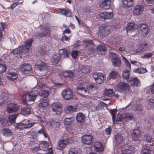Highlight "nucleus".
Returning a JSON list of instances; mask_svg holds the SVG:
<instances>
[{"instance_id": "nucleus-1", "label": "nucleus", "mask_w": 154, "mask_h": 154, "mask_svg": "<svg viewBox=\"0 0 154 154\" xmlns=\"http://www.w3.org/2000/svg\"><path fill=\"white\" fill-rule=\"evenodd\" d=\"M44 79H41L39 80H37V84L34 90L31 91L28 94L24 95L22 97V100L24 103L28 101H34L38 93L42 97L44 100H46L47 97L49 93L48 89L41 90V88H45L46 85L44 84Z\"/></svg>"}, {"instance_id": "nucleus-2", "label": "nucleus", "mask_w": 154, "mask_h": 154, "mask_svg": "<svg viewBox=\"0 0 154 154\" xmlns=\"http://www.w3.org/2000/svg\"><path fill=\"white\" fill-rule=\"evenodd\" d=\"M35 123L34 122H31L29 120L24 119L22 122L18 124L17 128L20 129L29 128L33 125Z\"/></svg>"}, {"instance_id": "nucleus-3", "label": "nucleus", "mask_w": 154, "mask_h": 154, "mask_svg": "<svg viewBox=\"0 0 154 154\" xmlns=\"http://www.w3.org/2000/svg\"><path fill=\"white\" fill-rule=\"evenodd\" d=\"M92 76L96 82L99 84L102 83L106 79V75L103 73L95 72Z\"/></svg>"}, {"instance_id": "nucleus-4", "label": "nucleus", "mask_w": 154, "mask_h": 154, "mask_svg": "<svg viewBox=\"0 0 154 154\" xmlns=\"http://www.w3.org/2000/svg\"><path fill=\"white\" fill-rule=\"evenodd\" d=\"M111 26L106 24L100 26L99 28L98 32L100 34L103 36H106L110 33Z\"/></svg>"}, {"instance_id": "nucleus-5", "label": "nucleus", "mask_w": 154, "mask_h": 154, "mask_svg": "<svg viewBox=\"0 0 154 154\" xmlns=\"http://www.w3.org/2000/svg\"><path fill=\"white\" fill-rule=\"evenodd\" d=\"M32 68L30 64L24 63L21 65L20 68L21 72L26 74H29L32 71Z\"/></svg>"}, {"instance_id": "nucleus-6", "label": "nucleus", "mask_w": 154, "mask_h": 154, "mask_svg": "<svg viewBox=\"0 0 154 154\" xmlns=\"http://www.w3.org/2000/svg\"><path fill=\"white\" fill-rule=\"evenodd\" d=\"M121 149L122 154H131L134 149L132 146L128 144L122 146Z\"/></svg>"}, {"instance_id": "nucleus-7", "label": "nucleus", "mask_w": 154, "mask_h": 154, "mask_svg": "<svg viewBox=\"0 0 154 154\" xmlns=\"http://www.w3.org/2000/svg\"><path fill=\"white\" fill-rule=\"evenodd\" d=\"M51 108L54 114H60L62 110L61 104L58 102L53 103L51 105Z\"/></svg>"}, {"instance_id": "nucleus-8", "label": "nucleus", "mask_w": 154, "mask_h": 154, "mask_svg": "<svg viewBox=\"0 0 154 154\" xmlns=\"http://www.w3.org/2000/svg\"><path fill=\"white\" fill-rule=\"evenodd\" d=\"M50 29L48 26L44 25L41 29V32L39 33L36 32L35 35L37 38L41 37L43 35H46L49 34Z\"/></svg>"}, {"instance_id": "nucleus-9", "label": "nucleus", "mask_w": 154, "mask_h": 154, "mask_svg": "<svg viewBox=\"0 0 154 154\" xmlns=\"http://www.w3.org/2000/svg\"><path fill=\"white\" fill-rule=\"evenodd\" d=\"M73 94L71 90L69 88L63 90L62 92V97L66 100H69L73 97Z\"/></svg>"}, {"instance_id": "nucleus-10", "label": "nucleus", "mask_w": 154, "mask_h": 154, "mask_svg": "<svg viewBox=\"0 0 154 154\" xmlns=\"http://www.w3.org/2000/svg\"><path fill=\"white\" fill-rule=\"evenodd\" d=\"M118 89L120 92L126 93L129 91V85L125 82L119 83L118 85Z\"/></svg>"}, {"instance_id": "nucleus-11", "label": "nucleus", "mask_w": 154, "mask_h": 154, "mask_svg": "<svg viewBox=\"0 0 154 154\" xmlns=\"http://www.w3.org/2000/svg\"><path fill=\"white\" fill-rule=\"evenodd\" d=\"M93 137L91 135L85 134L83 136L82 139V144H91L92 142Z\"/></svg>"}, {"instance_id": "nucleus-12", "label": "nucleus", "mask_w": 154, "mask_h": 154, "mask_svg": "<svg viewBox=\"0 0 154 154\" xmlns=\"http://www.w3.org/2000/svg\"><path fill=\"white\" fill-rule=\"evenodd\" d=\"M139 26L140 33L143 36H146L148 34L149 30L147 26L145 24H140Z\"/></svg>"}, {"instance_id": "nucleus-13", "label": "nucleus", "mask_w": 154, "mask_h": 154, "mask_svg": "<svg viewBox=\"0 0 154 154\" xmlns=\"http://www.w3.org/2000/svg\"><path fill=\"white\" fill-rule=\"evenodd\" d=\"M142 132L138 129H134L132 132V137L135 141H139L141 138Z\"/></svg>"}, {"instance_id": "nucleus-14", "label": "nucleus", "mask_w": 154, "mask_h": 154, "mask_svg": "<svg viewBox=\"0 0 154 154\" xmlns=\"http://www.w3.org/2000/svg\"><path fill=\"white\" fill-rule=\"evenodd\" d=\"M129 83L131 85L134 86L140 85V80L137 77H131L128 79Z\"/></svg>"}, {"instance_id": "nucleus-15", "label": "nucleus", "mask_w": 154, "mask_h": 154, "mask_svg": "<svg viewBox=\"0 0 154 154\" xmlns=\"http://www.w3.org/2000/svg\"><path fill=\"white\" fill-rule=\"evenodd\" d=\"M18 109V106L15 103H11L8 105L7 108V112L11 113L16 112Z\"/></svg>"}, {"instance_id": "nucleus-16", "label": "nucleus", "mask_w": 154, "mask_h": 154, "mask_svg": "<svg viewBox=\"0 0 154 154\" xmlns=\"http://www.w3.org/2000/svg\"><path fill=\"white\" fill-rule=\"evenodd\" d=\"M144 7L142 5H136L133 10L134 14L136 15H139L141 14L144 10Z\"/></svg>"}, {"instance_id": "nucleus-17", "label": "nucleus", "mask_w": 154, "mask_h": 154, "mask_svg": "<svg viewBox=\"0 0 154 154\" xmlns=\"http://www.w3.org/2000/svg\"><path fill=\"white\" fill-rule=\"evenodd\" d=\"M46 64L44 62H42L41 60H38L36 63L35 67L38 70L42 71L46 67Z\"/></svg>"}, {"instance_id": "nucleus-18", "label": "nucleus", "mask_w": 154, "mask_h": 154, "mask_svg": "<svg viewBox=\"0 0 154 154\" xmlns=\"http://www.w3.org/2000/svg\"><path fill=\"white\" fill-rule=\"evenodd\" d=\"M100 17L102 19H105L111 18L112 15L111 13L106 11L101 12L99 13Z\"/></svg>"}, {"instance_id": "nucleus-19", "label": "nucleus", "mask_w": 154, "mask_h": 154, "mask_svg": "<svg viewBox=\"0 0 154 154\" xmlns=\"http://www.w3.org/2000/svg\"><path fill=\"white\" fill-rule=\"evenodd\" d=\"M49 146V143L46 141H42L40 142L39 145V148L40 149L43 150H46ZM39 148L37 147L35 148V149H37L38 150Z\"/></svg>"}, {"instance_id": "nucleus-20", "label": "nucleus", "mask_w": 154, "mask_h": 154, "mask_svg": "<svg viewBox=\"0 0 154 154\" xmlns=\"http://www.w3.org/2000/svg\"><path fill=\"white\" fill-rule=\"evenodd\" d=\"M111 0H104L100 4V6L104 9H108L110 7Z\"/></svg>"}, {"instance_id": "nucleus-21", "label": "nucleus", "mask_w": 154, "mask_h": 154, "mask_svg": "<svg viewBox=\"0 0 154 154\" xmlns=\"http://www.w3.org/2000/svg\"><path fill=\"white\" fill-rule=\"evenodd\" d=\"M47 123L50 126H54L56 127H58L60 125L59 120L56 119H52L50 120L49 122H48Z\"/></svg>"}, {"instance_id": "nucleus-22", "label": "nucleus", "mask_w": 154, "mask_h": 154, "mask_svg": "<svg viewBox=\"0 0 154 154\" xmlns=\"http://www.w3.org/2000/svg\"><path fill=\"white\" fill-rule=\"evenodd\" d=\"M122 2L124 7L128 8L133 5L134 0H122Z\"/></svg>"}, {"instance_id": "nucleus-23", "label": "nucleus", "mask_w": 154, "mask_h": 154, "mask_svg": "<svg viewBox=\"0 0 154 154\" xmlns=\"http://www.w3.org/2000/svg\"><path fill=\"white\" fill-rule=\"evenodd\" d=\"M123 140L122 137L119 134H117L115 136L113 140L114 142L118 145L121 143Z\"/></svg>"}, {"instance_id": "nucleus-24", "label": "nucleus", "mask_w": 154, "mask_h": 154, "mask_svg": "<svg viewBox=\"0 0 154 154\" xmlns=\"http://www.w3.org/2000/svg\"><path fill=\"white\" fill-rule=\"evenodd\" d=\"M135 23L132 22H131L127 24L126 29L127 32H130L134 31L136 28Z\"/></svg>"}, {"instance_id": "nucleus-25", "label": "nucleus", "mask_w": 154, "mask_h": 154, "mask_svg": "<svg viewBox=\"0 0 154 154\" xmlns=\"http://www.w3.org/2000/svg\"><path fill=\"white\" fill-rule=\"evenodd\" d=\"M58 11L59 13L68 17H70L71 14L70 10L68 9H59Z\"/></svg>"}, {"instance_id": "nucleus-26", "label": "nucleus", "mask_w": 154, "mask_h": 154, "mask_svg": "<svg viewBox=\"0 0 154 154\" xmlns=\"http://www.w3.org/2000/svg\"><path fill=\"white\" fill-rule=\"evenodd\" d=\"M123 119L126 121L131 120L134 119L132 114L128 112L123 113Z\"/></svg>"}, {"instance_id": "nucleus-27", "label": "nucleus", "mask_w": 154, "mask_h": 154, "mask_svg": "<svg viewBox=\"0 0 154 154\" xmlns=\"http://www.w3.org/2000/svg\"><path fill=\"white\" fill-rule=\"evenodd\" d=\"M1 131L3 135L6 137H10L12 135L11 131L8 128H3L1 130Z\"/></svg>"}, {"instance_id": "nucleus-28", "label": "nucleus", "mask_w": 154, "mask_h": 154, "mask_svg": "<svg viewBox=\"0 0 154 154\" xmlns=\"http://www.w3.org/2000/svg\"><path fill=\"white\" fill-rule=\"evenodd\" d=\"M94 148V150L98 152H101L103 149V147L101 143L99 142H97L95 143Z\"/></svg>"}, {"instance_id": "nucleus-29", "label": "nucleus", "mask_w": 154, "mask_h": 154, "mask_svg": "<svg viewBox=\"0 0 154 154\" xmlns=\"http://www.w3.org/2000/svg\"><path fill=\"white\" fill-rule=\"evenodd\" d=\"M8 74V78L9 80L13 81L17 77V75L15 72H9Z\"/></svg>"}, {"instance_id": "nucleus-30", "label": "nucleus", "mask_w": 154, "mask_h": 154, "mask_svg": "<svg viewBox=\"0 0 154 154\" xmlns=\"http://www.w3.org/2000/svg\"><path fill=\"white\" fill-rule=\"evenodd\" d=\"M147 44L144 43L141 44L139 46L137 49L136 50V52H140L142 51H144L147 49Z\"/></svg>"}, {"instance_id": "nucleus-31", "label": "nucleus", "mask_w": 154, "mask_h": 154, "mask_svg": "<svg viewBox=\"0 0 154 154\" xmlns=\"http://www.w3.org/2000/svg\"><path fill=\"white\" fill-rule=\"evenodd\" d=\"M8 97V94L4 92H2L0 96V100L1 101L0 102V104L5 102V101L7 99Z\"/></svg>"}, {"instance_id": "nucleus-32", "label": "nucleus", "mask_w": 154, "mask_h": 154, "mask_svg": "<svg viewBox=\"0 0 154 154\" xmlns=\"http://www.w3.org/2000/svg\"><path fill=\"white\" fill-rule=\"evenodd\" d=\"M150 150L149 147L145 145L142 147L141 154H150Z\"/></svg>"}, {"instance_id": "nucleus-33", "label": "nucleus", "mask_w": 154, "mask_h": 154, "mask_svg": "<svg viewBox=\"0 0 154 154\" xmlns=\"http://www.w3.org/2000/svg\"><path fill=\"white\" fill-rule=\"evenodd\" d=\"M85 116L82 113L79 112L77 114L76 119L77 122H83L85 120Z\"/></svg>"}, {"instance_id": "nucleus-34", "label": "nucleus", "mask_w": 154, "mask_h": 154, "mask_svg": "<svg viewBox=\"0 0 154 154\" xmlns=\"http://www.w3.org/2000/svg\"><path fill=\"white\" fill-rule=\"evenodd\" d=\"M78 92L81 94H84L87 93V90L85 87L81 86L77 87Z\"/></svg>"}, {"instance_id": "nucleus-35", "label": "nucleus", "mask_w": 154, "mask_h": 154, "mask_svg": "<svg viewBox=\"0 0 154 154\" xmlns=\"http://www.w3.org/2000/svg\"><path fill=\"white\" fill-rule=\"evenodd\" d=\"M63 75L64 77L69 78L70 79L72 78L74 75L73 72L71 70L64 72L63 73Z\"/></svg>"}, {"instance_id": "nucleus-36", "label": "nucleus", "mask_w": 154, "mask_h": 154, "mask_svg": "<svg viewBox=\"0 0 154 154\" xmlns=\"http://www.w3.org/2000/svg\"><path fill=\"white\" fill-rule=\"evenodd\" d=\"M117 75V71L115 70L112 71L109 75L107 79L109 80L111 79H114L116 78Z\"/></svg>"}, {"instance_id": "nucleus-37", "label": "nucleus", "mask_w": 154, "mask_h": 154, "mask_svg": "<svg viewBox=\"0 0 154 154\" xmlns=\"http://www.w3.org/2000/svg\"><path fill=\"white\" fill-rule=\"evenodd\" d=\"M20 113L23 115H28L31 112L30 109L28 107H24L21 109Z\"/></svg>"}, {"instance_id": "nucleus-38", "label": "nucleus", "mask_w": 154, "mask_h": 154, "mask_svg": "<svg viewBox=\"0 0 154 154\" xmlns=\"http://www.w3.org/2000/svg\"><path fill=\"white\" fill-rule=\"evenodd\" d=\"M33 39H29L25 42V47L26 48L25 51H29V49L31 45Z\"/></svg>"}, {"instance_id": "nucleus-39", "label": "nucleus", "mask_w": 154, "mask_h": 154, "mask_svg": "<svg viewBox=\"0 0 154 154\" xmlns=\"http://www.w3.org/2000/svg\"><path fill=\"white\" fill-rule=\"evenodd\" d=\"M42 98L41 100V102L39 104V107L43 109H45L48 105V103L46 101H45Z\"/></svg>"}, {"instance_id": "nucleus-40", "label": "nucleus", "mask_w": 154, "mask_h": 154, "mask_svg": "<svg viewBox=\"0 0 154 154\" xmlns=\"http://www.w3.org/2000/svg\"><path fill=\"white\" fill-rule=\"evenodd\" d=\"M60 59V56L58 54L53 55L51 58V60L53 62V63L54 64L57 63Z\"/></svg>"}, {"instance_id": "nucleus-41", "label": "nucleus", "mask_w": 154, "mask_h": 154, "mask_svg": "<svg viewBox=\"0 0 154 154\" xmlns=\"http://www.w3.org/2000/svg\"><path fill=\"white\" fill-rule=\"evenodd\" d=\"M68 143V141L67 140H60L58 143L59 147L61 148L65 147Z\"/></svg>"}, {"instance_id": "nucleus-42", "label": "nucleus", "mask_w": 154, "mask_h": 154, "mask_svg": "<svg viewBox=\"0 0 154 154\" xmlns=\"http://www.w3.org/2000/svg\"><path fill=\"white\" fill-rule=\"evenodd\" d=\"M59 55L63 56L64 57H67L68 56V53L66 48H63L59 51Z\"/></svg>"}, {"instance_id": "nucleus-43", "label": "nucleus", "mask_w": 154, "mask_h": 154, "mask_svg": "<svg viewBox=\"0 0 154 154\" xmlns=\"http://www.w3.org/2000/svg\"><path fill=\"white\" fill-rule=\"evenodd\" d=\"M17 116L16 114L9 115L8 118V122L11 123H14L15 121Z\"/></svg>"}, {"instance_id": "nucleus-44", "label": "nucleus", "mask_w": 154, "mask_h": 154, "mask_svg": "<svg viewBox=\"0 0 154 154\" xmlns=\"http://www.w3.org/2000/svg\"><path fill=\"white\" fill-rule=\"evenodd\" d=\"M144 140H146L149 143H150L153 141L152 137L149 134H146L144 135Z\"/></svg>"}, {"instance_id": "nucleus-45", "label": "nucleus", "mask_w": 154, "mask_h": 154, "mask_svg": "<svg viewBox=\"0 0 154 154\" xmlns=\"http://www.w3.org/2000/svg\"><path fill=\"white\" fill-rule=\"evenodd\" d=\"M73 121V118L72 117L65 118L64 119V123L65 125H69Z\"/></svg>"}, {"instance_id": "nucleus-46", "label": "nucleus", "mask_w": 154, "mask_h": 154, "mask_svg": "<svg viewBox=\"0 0 154 154\" xmlns=\"http://www.w3.org/2000/svg\"><path fill=\"white\" fill-rule=\"evenodd\" d=\"M134 71L137 73L143 74L147 72V70L145 68L140 67L134 70Z\"/></svg>"}, {"instance_id": "nucleus-47", "label": "nucleus", "mask_w": 154, "mask_h": 154, "mask_svg": "<svg viewBox=\"0 0 154 154\" xmlns=\"http://www.w3.org/2000/svg\"><path fill=\"white\" fill-rule=\"evenodd\" d=\"M90 67L89 66H82V72L84 73H86L90 72Z\"/></svg>"}, {"instance_id": "nucleus-48", "label": "nucleus", "mask_w": 154, "mask_h": 154, "mask_svg": "<svg viewBox=\"0 0 154 154\" xmlns=\"http://www.w3.org/2000/svg\"><path fill=\"white\" fill-rule=\"evenodd\" d=\"M112 61L113 65L115 67H118L120 65L121 60L119 58L116 60H112Z\"/></svg>"}, {"instance_id": "nucleus-49", "label": "nucleus", "mask_w": 154, "mask_h": 154, "mask_svg": "<svg viewBox=\"0 0 154 154\" xmlns=\"http://www.w3.org/2000/svg\"><path fill=\"white\" fill-rule=\"evenodd\" d=\"M117 111V109H110L109 110V112L112 115V120L114 124L115 121V115Z\"/></svg>"}, {"instance_id": "nucleus-50", "label": "nucleus", "mask_w": 154, "mask_h": 154, "mask_svg": "<svg viewBox=\"0 0 154 154\" xmlns=\"http://www.w3.org/2000/svg\"><path fill=\"white\" fill-rule=\"evenodd\" d=\"M130 70L129 69H128L127 71H123L122 73V76L123 78L126 79H128L130 75Z\"/></svg>"}, {"instance_id": "nucleus-51", "label": "nucleus", "mask_w": 154, "mask_h": 154, "mask_svg": "<svg viewBox=\"0 0 154 154\" xmlns=\"http://www.w3.org/2000/svg\"><path fill=\"white\" fill-rule=\"evenodd\" d=\"M104 94L106 96L111 97L113 94V91L112 89H106L104 92Z\"/></svg>"}, {"instance_id": "nucleus-52", "label": "nucleus", "mask_w": 154, "mask_h": 154, "mask_svg": "<svg viewBox=\"0 0 154 154\" xmlns=\"http://www.w3.org/2000/svg\"><path fill=\"white\" fill-rule=\"evenodd\" d=\"M19 50L20 54L22 55L26 54L27 52H28L29 51H25L26 50V48L25 46H20L19 47Z\"/></svg>"}, {"instance_id": "nucleus-53", "label": "nucleus", "mask_w": 154, "mask_h": 154, "mask_svg": "<svg viewBox=\"0 0 154 154\" xmlns=\"http://www.w3.org/2000/svg\"><path fill=\"white\" fill-rule=\"evenodd\" d=\"M19 50L20 54L22 55L26 54L27 52H28L29 51H25L26 50V48L25 46H20L19 47Z\"/></svg>"}, {"instance_id": "nucleus-54", "label": "nucleus", "mask_w": 154, "mask_h": 154, "mask_svg": "<svg viewBox=\"0 0 154 154\" xmlns=\"http://www.w3.org/2000/svg\"><path fill=\"white\" fill-rule=\"evenodd\" d=\"M97 49L100 51L103 52L106 50V46L104 45H99L97 47Z\"/></svg>"}, {"instance_id": "nucleus-55", "label": "nucleus", "mask_w": 154, "mask_h": 154, "mask_svg": "<svg viewBox=\"0 0 154 154\" xmlns=\"http://www.w3.org/2000/svg\"><path fill=\"white\" fill-rule=\"evenodd\" d=\"M39 52L42 55H45L47 54V51L45 46L40 47Z\"/></svg>"}, {"instance_id": "nucleus-56", "label": "nucleus", "mask_w": 154, "mask_h": 154, "mask_svg": "<svg viewBox=\"0 0 154 154\" xmlns=\"http://www.w3.org/2000/svg\"><path fill=\"white\" fill-rule=\"evenodd\" d=\"M0 122L2 125L4 126H7L9 125L8 120H7L5 118H3L0 120Z\"/></svg>"}, {"instance_id": "nucleus-57", "label": "nucleus", "mask_w": 154, "mask_h": 154, "mask_svg": "<svg viewBox=\"0 0 154 154\" xmlns=\"http://www.w3.org/2000/svg\"><path fill=\"white\" fill-rule=\"evenodd\" d=\"M83 45L85 47H87L89 45H94V43L92 42V41L91 40L83 41Z\"/></svg>"}, {"instance_id": "nucleus-58", "label": "nucleus", "mask_w": 154, "mask_h": 154, "mask_svg": "<svg viewBox=\"0 0 154 154\" xmlns=\"http://www.w3.org/2000/svg\"><path fill=\"white\" fill-rule=\"evenodd\" d=\"M6 66L3 64H0V74L4 72L6 69Z\"/></svg>"}, {"instance_id": "nucleus-59", "label": "nucleus", "mask_w": 154, "mask_h": 154, "mask_svg": "<svg viewBox=\"0 0 154 154\" xmlns=\"http://www.w3.org/2000/svg\"><path fill=\"white\" fill-rule=\"evenodd\" d=\"M110 57L112 58V60H116L118 59V55L116 53L111 52L109 54Z\"/></svg>"}, {"instance_id": "nucleus-60", "label": "nucleus", "mask_w": 154, "mask_h": 154, "mask_svg": "<svg viewBox=\"0 0 154 154\" xmlns=\"http://www.w3.org/2000/svg\"><path fill=\"white\" fill-rule=\"evenodd\" d=\"M38 120L41 122L45 123L46 122V119L45 117L42 115H39L38 116Z\"/></svg>"}, {"instance_id": "nucleus-61", "label": "nucleus", "mask_w": 154, "mask_h": 154, "mask_svg": "<svg viewBox=\"0 0 154 154\" xmlns=\"http://www.w3.org/2000/svg\"><path fill=\"white\" fill-rule=\"evenodd\" d=\"M38 133L40 134H43L44 137L45 138L47 137V135L43 128H41L38 131Z\"/></svg>"}, {"instance_id": "nucleus-62", "label": "nucleus", "mask_w": 154, "mask_h": 154, "mask_svg": "<svg viewBox=\"0 0 154 154\" xmlns=\"http://www.w3.org/2000/svg\"><path fill=\"white\" fill-rule=\"evenodd\" d=\"M94 89V88L93 85H90L87 87V92L89 94Z\"/></svg>"}, {"instance_id": "nucleus-63", "label": "nucleus", "mask_w": 154, "mask_h": 154, "mask_svg": "<svg viewBox=\"0 0 154 154\" xmlns=\"http://www.w3.org/2000/svg\"><path fill=\"white\" fill-rule=\"evenodd\" d=\"M78 51H73L71 54L72 56L73 59H75L78 55Z\"/></svg>"}, {"instance_id": "nucleus-64", "label": "nucleus", "mask_w": 154, "mask_h": 154, "mask_svg": "<svg viewBox=\"0 0 154 154\" xmlns=\"http://www.w3.org/2000/svg\"><path fill=\"white\" fill-rule=\"evenodd\" d=\"M123 119V114L122 115L118 114L117 115V119L116 121L117 122H120Z\"/></svg>"}]
</instances>
